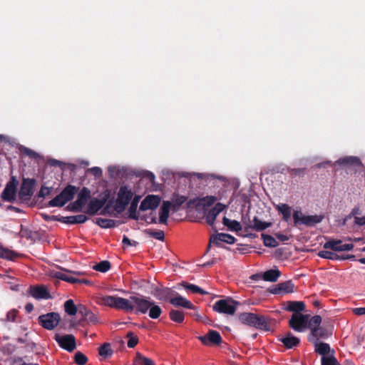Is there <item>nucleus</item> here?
I'll return each mask as SVG.
<instances>
[{"instance_id": "obj_54", "label": "nucleus", "mask_w": 365, "mask_h": 365, "mask_svg": "<svg viewBox=\"0 0 365 365\" xmlns=\"http://www.w3.org/2000/svg\"><path fill=\"white\" fill-rule=\"evenodd\" d=\"M51 187L43 186L39 191V196L44 197L48 195L51 193Z\"/></svg>"}, {"instance_id": "obj_18", "label": "nucleus", "mask_w": 365, "mask_h": 365, "mask_svg": "<svg viewBox=\"0 0 365 365\" xmlns=\"http://www.w3.org/2000/svg\"><path fill=\"white\" fill-rule=\"evenodd\" d=\"M170 302L175 307H182L187 309L193 308L192 304L189 300L175 292V295L170 298Z\"/></svg>"}, {"instance_id": "obj_27", "label": "nucleus", "mask_w": 365, "mask_h": 365, "mask_svg": "<svg viewBox=\"0 0 365 365\" xmlns=\"http://www.w3.org/2000/svg\"><path fill=\"white\" fill-rule=\"evenodd\" d=\"M254 327L264 331H269L270 326L267 323L265 317L262 315H256Z\"/></svg>"}, {"instance_id": "obj_3", "label": "nucleus", "mask_w": 365, "mask_h": 365, "mask_svg": "<svg viewBox=\"0 0 365 365\" xmlns=\"http://www.w3.org/2000/svg\"><path fill=\"white\" fill-rule=\"evenodd\" d=\"M133 193L127 186H122L118 192V197L114 206L118 212H123L132 199Z\"/></svg>"}, {"instance_id": "obj_51", "label": "nucleus", "mask_w": 365, "mask_h": 365, "mask_svg": "<svg viewBox=\"0 0 365 365\" xmlns=\"http://www.w3.org/2000/svg\"><path fill=\"white\" fill-rule=\"evenodd\" d=\"M18 311L16 309H11L6 314V321L15 322H18Z\"/></svg>"}, {"instance_id": "obj_35", "label": "nucleus", "mask_w": 365, "mask_h": 365, "mask_svg": "<svg viewBox=\"0 0 365 365\" xmlns=\"http://www.w3.org/2000/svg\"><path fill=\"white\" fill-rule=\"evenodd\" d=\"M96 223L102 228H111L114 227L116 222L111 219L98 218Z\"/></svg>"}, {"instance_id": "obj_10", "label": "nucleus", "mask_w": 365, "mask_h": 365, "mask_svg": "<svg viewBox=\"0 0 365 365\" xmlns=\"http://www.w3.org/2000/svg\"><path fill=\"white\" fill-rule=\"evenodd\" d=\"M197 338L205 346L218 345L222 341L220 333L214 330H210L206 335Z\"/></svg>"}, {"instance_id": "obj_64", "label": "nucleus", "mask_w": 365, "mask_h": 365, "mask_svg": "<svg viewBox=\"0 0 365 365\" xmlns=\"http://www.w3.org/2000/svg\"><path fill=\"white\" fill-rule=\"evenodd\" d=\"M78 283L85 284H90L91 282L89 280H88V279H78Z\"/></svg>"}, {"instance_id": "obj_61", "label": "nucleus", "mask_w": 365, "mask_h": 365, "mask_svg": "<svg viewBox=\"0 0 365 365\" xmlns=\"http://www.w3.org/2000/svg\"><path fill=\"white\" fill-rule=\"evenodd\" d=\"M73 274H70L69 275V278L68 279V282H70V283H78V279L73 277L72 275Z\"/></svg>"}, {"instance_id": "obj_58", "label": "nucleus", "mask_w": 365, "mask_h": 365, "mask_svg": "<svg viewBox=\"0 0 365 365\" xmlns=\"http://www.w3.org/2000/svg\"><path fill=\"white\" fill-rule=\"evenodd\" d=\"M354 222L360 226L365 225V216L364 217H355Z\"/></svg>"}, {"instance_id": "obj_34", "label": "nucleus", "mask_w": 365, "mask_h": 365, "mask_svg": "<svg viewBox=\"0 0 365 365\" xmlns=\"http://www.w3.org/2000/svg\"><path fill=\"white\" fill-rule=\"evenodd\" d=\"M325 336V330L319 326L311 331V336L309 339L310 341H317L319 338H323Z\"/></svg>"}, {"instance_id": "obj_47", "label": "nucleus", "mask_w": 365, "mask_h": 365, "mask_svg": "<svg viewBox=\"0 0 365 365\" xmlns=\"http://www.w3.org/2000/svg\"><path fill=\"white\" fill-rule=\"evenodd\" d=\"M322 365H339L333 354L322 356Z\"/></svg>"}, {"instance_id": "obj_53", "label": "nucleus", "mask_w": 365, "mask_h": 365, "mask_svg": "<svg viewBox=\"0 0 365 365\" xmlns=\"http://www.w3.org/2000/svg\"><path fill=\"white\" fill-rule=\"evenodd\" d=\"M13 256V252L4 249L2 247H0V257L5 259H11Z\"/></svg>"}, {"instance_id": "obj_20", "label": "nucleus", "mask_w": 365, "mask_h": 365, "mask_svg": "<svg viewBox=\"0 0 365 365\" xmlns=\"http://www.w3.org/2000/svg\"><path fill=\"white\" fill-rule=\"evenodd\" d=\"M15 196L16 185L13 182H9L1 193V198L5 201L11 202L15 199Z\"/></svg>"}, {"instance_id": "obj_13", "label": "nucleus", "mask_w": 365, "mask_h": 365, "mask_svg": "<svg viewBox=\"0 0 365 365\" xmlns=\"http://www.w3.org/2000/svg\"><path fill=\"white\" fill-rule=\"evenodd\" d=\"M279 340L287 349H293L297 346L300 342L299 339L289 331L281 335Z\"/></svg>"}, {"instance_id": "obj_62", "label": "nucleus", "mask_w": 365, "mask_h": 365, "mask_svg": "<svg viewBox=\"0 0 365 365\" xmlns=\"http://www.w3.org/2000/svg\"><path fill=\"white\" fill-rule=\"evenodd\" d=\"M149 220H148L147 222L148 223H157L158 220H157V218L155 217H149Z\"/></svg>"}, {"instance_id": "obj_21", "label": "nucleus", "mask_w": 365, "mask_h": 365, "mask_svg": "<svg viewBox=\"0 0 365 365\" xmlns=\"http://www.w3.org/2000/svg\"><path fill=\"white\" fill-rule=\"evenodd\" d=\"M31 296L36 299H48L50 294L43 286L32 287L30 289Z\"/></svg>"}, {"instance_id": "obj_16", "label": "nucleus", "mask_w": 365, "mask_h": 365, "mask_svg": "<svg viewBox=\"0 0 365 365\" xmlns=\"http://www.w3.org/2000/svg\"><path fill=\"white\" fill-rule=\"evenodd\" d=\"M235 240V239L233 236L225 233H217L210 237V242L217 245H220L221 242L233 244Z\"/></svg>"}, {"instance_id": "obj_8", "label": "nucleus", "mask_w": 365, "mask_h": 365, "mask_svg": "<svg viewBox=\"0 0 365 365\" xmlns=\"http://www.w3.org/2000/svg\"><path fill=\"white\" fill-rule=\"evenodd\" d=\"M134 306V310L136 313L145 314L149 307L152 305V302L149 297L140 296H132L129 299Z\"/></svg>"}, {"instance_id": "obj_37", "label": "nucleus", "mask_w": 365, "mask_h": 365, "mask_svg": "<svg viewBox=\"0 0 365 365\" xmlns=\"http://www.w3.org/2000/svg\"><path fill=\"white\" fill-rule=\"evenodd\" d=\"M271 225V223L262 222L257 217H255L252 221V227L256 231L264 230L266 228L269 227Z\"/></svg>"}, {"instance_id": "obj_22", "label": "nucleus", "mask_w": 365, "mask_h": 365, "mask_svg": "<svg viewBox=\"0 0 365 365\" xmlns=\"http://www.w3.org/2000/svg\"><path fill=\"white\" fill-rule=\"evenodd\" d=\"M91 192L88 188L83 187L78 195V198L74 202L76 207L81 208L90 197Z\"/></svg>"}, {"instance_id": "obj_30", "label": "nucleus", "mask_w": 365, "mask_h": 365, "mask_svg": "<svg viewBox=\"0 0 365 365\" xmlns=\"http://www.w3.org/2000/svg\"><path fill=\"white\" fill-rule=\"evenodd\" d=\"M256 315L257 314L253 313L245 312L240 314L239 319L245 324L254 327Z\"/></svg>"}, {"instance_id": "obj_38", "label": "nucleus", "mask_w": 365, "mask_h": 365, "mask_svg": "<svg viewBox=\"0 0 365 365\" xmlns=\"http://www.w3.org/2000/svg\"><path fill=\"white\" fill-rule=\"evenodd\" d=\"M175 295V292L166 288L163 289L159 291L158 294H156V297L160 300H168V299H170V298Z\"/></svg>"}, {"instance_id": "obj_23", "label": "nucleus", "mask_w": 365, "mask_h": 365, "mask_svg": "<svg viewBox=\"0 0 365 365\" xmlns=\"http://www.w3.org/2000/svg\"><path fill=\"white\" fill-rule=\"evenodd\" d=\"M318 255L324 259H332V260H337V259H351L354 258V255H346V256H342L340 257L334 252H331L328 250H322L319 252Z\"/></svg>"}, {"instance_id": "obj_56", "label": "nucleus", "mask_w": 365, "mask_h": 365, "mask_svg": "<svg viewBox=\"0 0 365 365\" xmlns=\"http://www.w3.org/2000/svg\"><path fill=\"white\" fill-rule=\"evenodd\" d=\"M23 151L26 155H27L31 158H36V156L38 155V154L35 151H34L29 148H24L23 149Z\"/></svg>"}, {"instance_id": "obj_43", "label": "nucleus", "mask_w": 365, "mask_h": 365, "mask_svg": "<svg viewBox=\"0 0 365 365\" xmlns=\"http://www.w3.org/2000/svg\"><path fill=\"white\" fill-rule=\"evenodd\" d=\"M70 274H73V275H81L82 273L80 272L61 271L57 272L55 274V276L58 279L67 282L68 279L69 278Z\"/></svg>"}, {"instance_id": "obj_42", "label": "nucleus", "mask_w": 365, "mask_h": 365, "mask_svg": "<svg viewBox=\"0 0 365 365\" xmlns=\"http://www.w3.org/2000/svg\"><path fill=\"white\" fill-rule=\"evenodd\" d=\"M64 309L66 312L71 316H73L77 312V308L71 299L66 301L64 303Z\"/></svg>"}, {"instance_id": "obj_28", "label": "nucleus", "mask_w": 365, "mask_h": 365, "mask_svg": "<svg viewBox=\"0 0 365 365\" xmlns=\"http://www.w3.org/2000/svg\"><path fill=\"white\" fill-rule=\"evenodd\" d=\"M314 347L316 352L322 356L330 355L331 349L328 344L314 341Z\"/></svg>"}, {"instance_id": "obj_9", "label": "nucleus", "mask_w": 365, "mask_h": 365, "mask_svg": "<svg viewBox=\"0 0 365 365\" xmlns=\"http://www.w3.org/2000/svg\"><path fill=\"white\" fill-rule=\"evenodd\" d=\"M54 339L60 347L68 352H72L76 349V339L72 334L61 335L56 334Z\"/></svg>"}, {"instance_id": "obj_19", "label": "nucleus", "mask_w": 365, "mask_h": 365, "mask_svg": "<svg viewBox=\"0 0 365 365\" xmlns=\"http://www.w3.org/2000/svg\"><path fill=\"white\" fill-rule=\"evenodd\" d=\"M172 204L169 201H163L159 210V219L158 222L161 224H166L169 217L170 210Z\"/></svg>"}, {"instance_id": "obj_5", "label": "nucleus", "mask_w": 365, "mask_h": 365, "mask_svg": "<svg viewBox=\"0 0 365 365\" xmlns=\"http://www.w3.org/2000/svg\"><path fill=\"white\" fill-rule=\"evenodd\" d=\"M76 192L74 186H67L58 195L49 202L51 207H62L73 198Z\"/></svg>"}, {"instance_id": "obj_26", "label": "nucleus", "mask_w": 365, "mask_h": 365, "mask_svg": "<svg viewBox=\"0 0 365 365\" xmlns=\"http://www.w3.org/2000/svg\"><path fill=\"white\" fill-rule=\"evenodd\" d=\"M305 309V304L302 302H288L286 304L285 309L293 312L294 313H300Z\"/></svg>"}, {"instance_id": "obj_17", "label": "nucleus", "mask_w": 365, "mask_h": 365, "mask_svg": "<svg viewBox=\"0 0 365 365\" xmlns=\"http://www.w3.org/2000/svg\"><path fill=\"white\" fill-rule=\"evenodd\" d=\"M33 194V182L29 180H24L21 185L19 196L21 199L26 200Z\"/></svg>"}, {"instance_id": "obj_32", "label": "nucleus", "mask_w": 365, "mask_h": 365, "mask_svg": "<svg viewBox=\"0 0 365 365\" xmlns=\"http://www.w3.org/2000/svg\"><path fill=\"white\" fill-rule=\"evenodd\" d=\"M99 355L103 359L110 357L113 354V350L111 348V345L109 343H104L99 347L98 349Z\"/></svg>"}, {"instance_id": "obj_55", "label": "nucleus", "mask_w": 365, "mask_h": 365, "mask_svg": "<svg viewBox=\"0 0 365 365\" xmlns=\"http://www.w3.org/2000/svg\"><path fill=\"white\" fill-rule=\"evenodd\" d=\"M153 237L159 240H164V232L163 231L153 232L150 234Z\"/></svg>"}, {"instance_id": "obj_7", "label": "nucleus", "mask_w": 365, "mask_h": 365, "mask_svg": "<svg viewBox=\"0 0 365 365\" xmlns=\"http://www.w3.org/2000/svg\"><path fill=\"white\" fill-rule=\"evenodd\" d=\"M309 315L301 313H294L289 319V324L294 331L302 332L307 328L308 318Z\"/></svg>"}, {"instance_id": "obj_1", "label": "nucleus", "mask_w": 365, "mask_h": 365, "mask_svg": "<svg viewBox=\"0 0 365 365\" xmlns=\"http://www.w3.org/2000/svg\"><path fill=\"white\" fill-rule=\"evenodd\" d=\"M98 303L103 306L123 310L127 312H132L134 310V306L129 299L118 296H101L98 298Z\"/></svg>"}, {"instance_id": "obj_44", "label": "nucleus", "mask_w": 365, "mask_h": 365, "mask_svg": "<svg viewBox=\"0 0 365 365\" xmlns=\"http://www.w3.org/2000/svg\"><path fill=\"white\" fill-rule=\"evenodd\" d=\"M182 286L188 291H190L192 293H200L201 294H206L207 292L202 289L200 287H199L197 285L192 284H187V283H182Z\"/></svg>"}, {"instance_id": "obj_45", "label": "nucleus", "mask_w": 365, "mask_h": 365, "mask_svg": "<svg viewBox=\"0 0 365 365\" xmlns=\"http://www.w3.org/2000/svg\"><path fill=\"white\" fill-rule=\"evenodd\" d=\"M110 267V264L108 261H102L93 267V269L101 272H107Z\"/></svg>"}, {"instance_id": "obj_33", "label": "nucleus", "mask_w": 365, "mask_h": 365, "mask_svg": "<svg viewBox=\"0 0 365 365\" xmlns=\"http://www.w3.org/2000/svg\"><path fill=\"white\" fill-rule=\"evenodd\" d=\"M277 210L283 215V219L288 221L291 216V207L287 204H279L276 206Z\"/></svg>"}, {"instance_id": "obj_4", "label": "nucleus", "mask_w": 365, "mask_h": 365, "mask_svg": "<svg viewBox=\"0 0 365 365\" xmlns=\"http://www.w3.org/2000/svg\"><path fill=\"white\" fill-rule=\"evenodd\" d=\"M238 304L237 302L231 298H227L217 301L212 308L217 312L232 315L235 314Z\"/></svg>"}, {"instance_id": "obj_39", "label": "nucleus", "mask_w": 365, "mask_h": 365, "mask_svg": "<svg viewBox=\"0 0 365 365\" xmlns=\"http://www.w3.org/2000/svg\"><path fill=\"white\" fill-rule=\"evenodd\" d=\"M294 284L291 281H287L278 284L279 291L284 293H292L294 292Z\"/></svg>"}, {"instance_id": "obj_52", "label": "nucleus", "mask_w": 365, "mask_h": 365, "mask_svg": "<svg viewBox=\"0 0 365 365\" xmlns=\"http://www.w3.org/2000/svg\"><path fill=\"white\" fill-rule=\"evenodd\" d=\"M137 203L135 202H133L129 207L128 212H129V217L132 219L138 220V216L137 215Z\"/></svg>"}, {"instance_id": "obj_6", "label": "nucleus", "mask_w": 365, "mask_h": 365, "mask_svg": "<svg viewBox=\"0 0 365 365\" xmlns=\"http://www.w3.org/2000/svg\"><path fill=\"white\" fill-rule=\"evenodd\" d=\"M61 317L56 312H50L40 315L38 318V324L44 329L52 330L59 324Z\"/></svg>"}, {"instance_id": "obj_40", "label": "nucleus", "mask_w": 365, "mask_h": 365, "mask_svg": "<svg viewBox=\"0 0 365 365\" xmlns=\"http://www.w3.org/2000/svg\"><path fill=\"white\" fill-rule=\"evenodd\" d=\"M322 322V317L319 315H315L312 318H308V324L307 328H309L310 330H313L314 329L320 326Z\"/></svg>"}, {"instance_id": "obj_12", "label": "nucleus", "mask_w": 365, "mask_h": 365, "mask_svg": "<svg viewBox=\"0 0 365 365\" xmlns=\"http://www.w3.org/2000/svg\"><path fill=\"white\" fill-rule=\"evenodd\" d=\"M324 249H331L333 251H349L354 248L351 243H342L341 240H329L324 245Z\"/></svg>"}, {"instance_id": "obj_31", "label": "nucleus", "mask_w": 365, "mask_h": 365, "mask_svg": "<svg viewBox=\"0 0 365 365\" xmlns=\"http://www.w3.org/2000/svg\"><path fill=\"white\" fill-rule=\"evenodd\" d=\"M223 224L231 231L238 232L242 229L241 224L238 221L230 220L226 217H223Z\"/></svg>"}, {"instance_id": "obj_59", "label": "nucleus", "mask_w": 365, "mask_h": 365, "mask_svg": "<svg viewBox=\"0 0 365 365\" xmlns=\"http://www.w3.org/2000/svg\"><path fill=\"white\" fill-rule=\"evenodd\" d=\"M123 243L124 245H126V246H132V245H135V242H132L128 237H127L126 236H124L123 238Z\"/></svg>"}, {"instance_id": "obj_24", "label": "nucleus", "mask_w": 365, "mask_h": 365, "mask_svg": "<svg viewBox=\"0 0 365 365\" xmlns=\"http://www.w3.org/2000/svg\"><path fill=\"white\" fill-rule=\"evenodd\" d=\"M339 165H351L354 166L362 167L363 164L360 159L355 156H346L339 158L336 162Z\"/></svg>"}, {"instance_id": "obj_60", "label": "nucleus", "mask_w": 365, "mask_h": 365, "mask_svg": "<svg viewBox=\"0 0 365 365\" xmlns=\"http://www.w3.org/2000/svg\"><path fill=\"white\" fill-rule=\"evenodd\" d=\"M353 312L356 315H365V307L355 308Z\"/></svg>"}, {"instance_id": "obj_50", "label": "nucleus", "mask_w": 365, "mask_h": 365, "mask_svg": "<svg viewBox=\"0 0 365 365\" xmlns=\"http://www.w3.org/2000/svg\"><path fill=\"white\" fill-rule=\"evenodd\" d=\"M74 360L78 365H85L88 359L83 353L78 351L76 353Z\"/></svg>"}, {"instance_id": "obj_48", "label": "nucleus", "mask_w": 365, "mask_h": 365, "mask_svg": "<svg viewBox=\"0 0 365 365\" xmlns=\"http://www.w3.org/2000/svg\"><path fill=\"white\" fill-rule=\"evenodd\" d=\"M126 337L128 339L127 344L129 348H133L137 345L138 338L134 333L128 332Z\"/></svg>"}, {"instance_id": "obj_63", "label": "nucleus", "mask_w": 365, "mask_h": 365, "mask_svg": "<svg viewBox=\"0 0 365 365\" xmlns=\"http://www.w3.org/2000/svg\"><path fill=\"white\" fill-rule=\"evenodd\" d=\"M251 278H252V279H255V280H257V279H262V275L259 274H253V275H252Z\"/></svg>"}, {"instance_id": "obj_57", "label": "nucleus", "mask_w": 365, "mask_h": 365, "mask_svg": "<svg viewBox=\"0 0 365 365\" xmlns=\"http://www.w3.org/2000/svg\"><path fill=\"white\" fill-rule=\"evenodd\" d=\"M89 171L95 176H101L102 174V170L98 167H93L91 168Z\"/></svg>"}, {"instance_id": "obj_15", "label": "nucleus", "mask_w": 365, "mask_h": 365, "mask_svg": "<svg viewBox=\"0 0 365 365\" xmlns=\"http://www.w3.org/2000/svg\"><path fill=\"white\" fill-rule=\"evenodd\" d=\"M226 208L222 203H217L206 215V222L210 225H213L217 216Z\"/></svg>"}, {"instance_id": "obj_14", "label": "nucleus", "mask_w": 365, "mask_h": 365, "mask_svg": "<svg viewBox=\"0 0 365 365\" xmlns=\"http://www.w3.org/2000/svg\"><path fill=\"white\" fill-rule=\"evenodd\" d=\"M108 198V195H106L102 198H93L92 199L88 205L87 212L90 215H94L97 213L105 205Z\"/></svg>"}, {"instance_id": "obj_11", "label": "nucleus", "mask_w": 365, "mask_h": 365, "mask_svg": "<svg viewBox=\"0 0 365 365\" xmlns=\"http://www.w3.org/2000/svg\"><path fill=\"white\" fill-rule=\"evenodd\" d=\"M160 197L158 195H150L144 198L140 205V210H153L158 207L160 202Z\"/></svg>"}, {"instance_id": "obj_46", "label": "nucleus", "mask_w": 365, "mask_h": 365, "mask_svg": "<svg viewBox=\"0 0 365 365\" xmlns=\"http://www.w3.org/2000/svg\"><path fill=\"white\" fill-rule=\"evenodd\" d=\"M88 220L86 215L81 214L68 217V222L71 224L83 223Z\"/></svg>"}, {"instance_id": "obj_49", "label": "nucleus", "mask_w": 365, "mask_h": 365, "mask_svg": "<svg viewBox=\"0 0 365 365\" xmlns=\"http://www.w3.org/2000/svg\"><path fill=\"white\" fill-rule=\"evenodd\" d=\"M262 239H263V241H264V244L265 246L274 247H276L277 245V242L272 236L268 235L262 234Z\"/></svg>"}, {"instance_id": "obj_2", "label": "nucleus", "mask_w": 365, "mask_h": 365, "mask_svg": "<svg viewBox=\"0 0 365 365\" xmlns=\"http://www.w3.org/2000/svg\"><path fill=\"white\" fill-rule=\"evenodd\" d=\"M293 219L295 225H304L312 227L321 222L324 216L321 215H305L301 211L295 210L293 213Z\"/></svg>"}, {"instance_id": "obj_36", "label": "nucleus", "mask_w": 365, "mask_h": 365, "mask_svg": "<svg viewBox=\"0 0 365 365\" xmlns=\"http://www.w3.org/2000/svg\"><path fill=\"white\" fill-rule=\"evenodd\" d=\"M148 314L151 319H158L162 314L161 308L152 302V305L149 307Z\"/></svg>"}, {"instance_id": "obj_41", "label": "nucleus", "mask_w": 365, "mask_h": 365, "mask_svg": "<svg viewBox=\"0 0 365 365\" xmlns=\"http://www.w3.org/2000/svg\"><path fill=\"white\" fill-rule=\"evenodd\" d=\"M170 318L175 322L181 323L184 320V314L181 311L173 309L170 312Z\"/></svg>"}, {"instance_id": "obj_25", "label": "nucleus", "mask_w": 365, "mask_h": 365, "mask_svg": "<svg viewBox=\"0 0 365 365\" xmlns=\"http://www.w3.org/2000/svg\"><path fill=\"white\" fill-rule=\"evenodd\" d=\"M281 272L277 269H272L264 272L262 274V279L264 281L274 282L280 277Z\"/></svg>"}, {"instance_id": "obj_29", "label": "nucleus", "mask_w": 365, "mask_h": 365, "mask_svg": "<svg viewBox=\"0 0 365 365\" xmlns=\"http://www.w3.org/2000/svg\"><path fill=\"white\" fill-rule=\"evenodd\" d=\"M133 365H155L154 361L138 352L133 359Z\"/></svg>"}]
</instances>
